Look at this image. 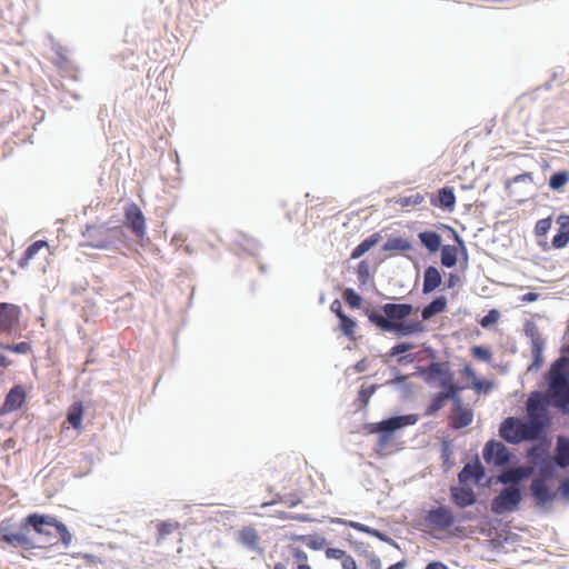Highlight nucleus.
I'll use <instances>...</instances> for the list:
<instances>
[{
  "instance_id": "obj_1",
  "label": "nucleus",
  "mask_w": 569,
  "mask_h": 569,
  "mask_svg": "<svg viewBox=\"0 0 569 569\" xmlns=\"http://www.w3.org/2000/svg\"><path fill=\"white\" fill-rule=\"evenodd\" d=\"M562 360H553L543 375L549 405L561 416H569V373L561 369Z\"/></svg>"
},
{
  "instance_id": "obj_2",
  "label": "nucleus",
  "mask_w": 569,
  "mask_h": 569,
  "mask_svg": "<svg viewBox=\"0 0 569 569\" xmlns=\"http://www.w3.org/2000/svg\"><path fill=\"white\" fill-rule=\"evenodd\" d=\"M417 413L392 415L378 422H368L363 429L371 435H378L377 446L385 448L398 430L418 422Z\"/></svg>"
},
{
  "instance_id": "obj_3",
  "label": "nucleus",
  "mask_w": 569,
  "mask_h": 569,
  "mask_svg": "<svg viewBox=\"0 0 569 569\" xmlns=\"http://www.w3.org/2000/svg\"><path fill=\"white\" fill-rule=\"evenodd\" d=\"M0 546L23 550L33 549V536L27 535L26 517L20 520L8 517L0 521Z\"/></svg>"
},
{
  "instance_id": "obj_4",
  "label": "nucleus",
  "mask_w": 569,
  "mask_h": 569,
  "mask_svg": "<svg viewBox=\"0 0 569 569\" xmlns=\"http://www.w3.org/2000/svg\"><path fill=\"white\" fill-rule=\"evenodd\" d=\"M413 310L415 308L411 303L388 302L382 305L379 309L366 308L365 315L372 326L385 332L382 321L398 323L408 319L412 315Z\"/></svg>"
},
{
  "instance_id": "obj_5",
  "label": "nucleus",
  "mask_w": 569,
  "mask_h": 569,
  "mask_svg": "<svg viewBox=\"0 0 569 569\" xmlns=\"http://www.w3.org/2000/svg\"><path fill=\"white\" fill-rule=\"evenodd\" d=\"M54 522H57V517L47 513L31 512L26 516L27 535L32 536V532L36 535V537H33V549L56 545V542H53L56 538L54 533L47 528H54Z\"/></svg>"
},
{
  "instance_id": "obj_6",
  "label": "nucleus",
  "mask_w": 569,
  "mask_h": 569,
  "mask_svg": "<svg viewBox=\"0 0 569 569\" xmlns=\"http://www.w3.org/2000/svg\"><path fill=\"white\" fill-rule=\"evenodd\" d=\"M425 350L432 357L429 366H417L416 372L427 385L438 383L440 388L456 379L455 372L450 369L448 361L436 360V351L432 347L425 345Z\"/></svg>"
},
{
  "instance_id": "obj_7",
  "label": "nucleus",
  "mask_w": 569,
  "mask_h": 569,
  "mask_svg": "<svg viewBox=\"0 0 569 569\" xmlns=\"http://www.w3.org/2000/svg\"><path fill=\"white\" fill-rule=\"evenodd\" d=\"M525 498V489L503 486L490 501V511L496 516H505L520 510Z\"/></svg>"
},
{
  "instance_id": "obj_8",
  "label": "nucleus",
  "mask_w": 569,
  "mask_h": 569,
  "mask_svg": "<svg viewBox=\"0 0 569 569\" xmlns=\"http://www.w3.org/2000/svg\"><path fill=\"white\" fill-rule=\"evenodd\" d=\"M551 422L550 416H528L527 419H523L525 442H539L551 447V440L547 432Z\"/></svg>"
},
{
  "instance_id": "obj_9",
  "label": "nucleus",
  "mask_w": 569,
  "mask_h": 569,
  "mask_svg": "<svg viewBox=\"0 0 569 569\" xmlns=\"http://www.w3.org/2000/svg\"><path fill=\"white\" fill-rule=\"evenodd\" d=\"M482 458L489 466L503 467L512 460L513 453L503 442L490 439L482 448Z\"/></svg>"
},
{
  "instance_id": "obj_10",
  "label": "nucleus",
  "mask_w": 569,
  "mask_h": 569,
  "mask_svg": "<svg viewBox=\"0 0 569 569\" xmlns=\"http://www.w3.org/2000/svg\"><path fill=\"white\" fill-rule=\"evenodd\" d=\"M529 493L535 507L542 512H548L550 503L557 498V491L543 479H533L529 485Z\"/></svg>"
},
{
  "instance_id": "obj_11",
  "label": "nucleus",
  "mask_w": 569,
  "mask_h": 569,
  "mask_svg": "<svg viewBox=\"0 0 569 569\" xmlns=\"http://www.w3.org/2000/svg\"><path fill=\"white\" fill-rule=\"evenodd\" d=\"M109 221L101 224H87L82 236L88 238L89 241L83 243L84 247H90L100 250L112 248V242L108 240Z\"/></svg>"
},
{
  "instance_id": "obj_12",
  "label": "nucleus",
  "mask_w": 569,
  "mask_h": 569,
  "mask_svg": "<svg viewBox=\"0 0 569 569\" xmlns=\"http://www.w3.org/2000/svg\"><path fill=\"white\" fill-rule=\"evenodd\" d=\"M533 469L523 465L503 469L500 471L496 478V483H501L502 486L509 487H520L523 488V482L532 477Z\"/></svg>"
},
{
  "instance_id": "obj_13",
  "label": "nucleus",
  "mask_w": 569,
  "mask_h": 569,
  "mask_svg": "<svg viewBox=\"0 0 569 569\" xmlns=\"http://www.w3.org/2000/svg\"><path fill=\"white\" fill-rule=\"evenodd\" d=\"M499 436L510 445L525 442L523 419L507 417L499 425Z\"/></svg>"
},
{
  "instance_id": "obj_14",
  "label": "nucleus",
  "mask_w": 569,
  "mask_h": 569,
  "mask_svg": "<svg viewBox=\"0 0 569 569\" xmlns=\"http://www.w3.org/2000/svg\"><path fill=\"white\" fill-rule=\"evenodd\" d=\"M425 520L429 526L440 530H448L457 522L452 510L446 505L431 507L427 511Z\"/></svg>"
},
{
  "instance_id": "obj_15",
  "label": "nucleus",
  "mask_w": 569,
  "mask_h": 569,
  "mask_svg": "<svg viewBox=\"0 0 569 569\" xmlns=\"http://www.w3.org/2000/svg\"><path fill=\"white\" fill-rule=\"evenodd\" d=\"M20 317L19 306L0 302V333L12 335L19 327Z\"/></svg>"
},
{
  "instance_id": "obj_16",
  "label": "nucleus",
  "mask_w": 569,
  "mask_h": 569,
  "mask_svg": "<svg viewBox=\"0 0 569 569\" xmlns=\"http://www.w3.org/2000/svg\"><path fill=\"white\" fill-rule=\"evenodd\" d=\"M124 222L137 238L146 236V218L137 203L130 202L124 207Z\"/></svg>"
},
{
  "instance_id": "obj_17",
  "label": "nucleus",
  "mask_w": 569,
  "mask_h": 569,
  "mask_svg": "<svg viewBox=\"0 0 569 569\" xmlns=\"http://www.w3.org/2000/svg\"><path fill=\"white\" fill-rule=\"evenodd\" d=\"M382 326L385 328V332L393 333L398 338L411 337L417 333L425 332V325L418 320H402L398 323H389L387 321H382Z\"/></svg>"
},
{
  "instance_id": "obj_18",
  "label": "nucleus",
  "mask_w": 569,
  "mask_h": 569,
  "mask_svg": "<svg viewBox=\"0 0 569 569\" xmlns=\"http://www.w3.org/2000/svg\"><path fill=\"white\" fill-rule=\"evenodd\" d=\"M526 408L529 417L550 416L548 409L551 407L547 388L545 391H531L527 397Z\"/></svg>"
},
{
  "instance_id": "obj_19",
  "label": "nucleus",
  "mask_w": 569,
  "mask_h": 569,
  "mask_svg": "<svg viewBox=\"0 0 569 569\" xmlns=\"http://www.w3.org/2000/svg\"><path fill=\"white\" fill-rule=\"evenodd\" d=\"M27 398L26 390L22 385H14L7 392L3 403L0 406V416L20 409Z\"/></svg>"
},
{
  "instance_id": "obj_20",
  "label": "nucleus",
  "mask_w": 569,
  "mask_h": 569,
  "mask_svg": "<svg viewBox=\"0 0 569 569\" xmlns=\"http://www.w3.org/2000/svg\"><path fill=\"white\" fill-rule=\"evenodd\" d=\"M486 477V469L479 457L467 462L458 472L459 483L475 482L477 485Z\"/></svg>"
},
{
  "instance_id": "obj_21",
  "label": "nucleus",
  "mask_w": 569,
  "mask_h": 569,
  "mask_svg": "<svg viewBox=\"0 0 569 569\" xmlns=\"http://www.w3.org/2000/svg\"><path fill=\"white\" fill-rule=\"evenodd\" d=\"M451 501L461 509L468 508L477 502V493L467 483L450 487Z\"/></svg>"
},
{
  "instance_id": "obj_22",
  "label": "nucleus",
  "mask_w": 569,
  "mask_h": 569,
  "mask_svg": "<svg viewBox=\"0 0 569 569\" xmlns=\"http://www.w3.org/2000/svg\"><path fill=\"white\" fill-rule=\"evenodd\" d=\"M533 469L540 476L538 479L550 481L553 480L557 476V472L565 469V467L559 462V459H556L553 456L548 453L547 457L537 461V466Z\"/></svg>"
},
{
  "instance_id": "obj_23",
  "label": "nucleus",
  "mask_w": 569,
  "mask_h": 569,
  "mask_svg": "<svg viewBox=\"0 0 569 569\" xmlns=\"http://www.w3.org/2000/svg\"><path fill=\"white\" fill-rule=\"evenodd\" d=\"M430 202L433 207L447 212H452L456 206L455 189L449 186L440 188L437 194H431Z\"/></svg>"
},
{
  "instance_id": "obj_24",
  "label": "nucleus",
  "mask_w": 569,
  "mask_h": 569,
  "mask_svg": "<svg viewBox=\"0 0 569 569\" xmlns=\"http://www.w3.org/2000/svg\"><path fill=\"white\" fill-rule=\"evenodd\" d=\"M556 223L558 229L551 239V246L553 249H563L569 243V214L560 213L556 219Z\"/></svg>"
},
{
  "instance_id": "obj_25",
  "label": "nucleus",
  "mask_w": 569,
  "mask_h": 569,
  "mask_svg": "<svg viewBox=\"0 0 569 569\" xmlns=\"http://www.w3.org/2000/svg\"><path fill=\"white\" fill-rule=\"evenodd\" d=\"M356 274L359 281V289L361 291H367L372 289L378 296H382V293L377 289L373 274L370 271V266L368 260H361L356 268Z\"/></svg>"
},
{
  "instance_id": "obj_26",
  "label": "nucleus",
  "mask_w": 569,
  "mask_h": 569,
  "mask_svg": "<svg viewBox=\"0 0 569 569\" xmlns=\"http://www.w3.org/2000/svg\"><path fill=\"white\" fill-rule=\"evenodd\" d=\"M395 373L393 378L388 380L385 385H395L401 391L402 400H410L413 396V383L408 381V376L403 375L397 367H390Z\"/></svg>"
},
{
  "instance_id": "obj_27",
  "label": "nucleus",
  "mask_w": 569,
  "mask_h": 569,
  "mask_svg": "<svg viewBox=\"0 0 569 569\" xmlns=\"http://www.w3.org/2000/svg\"><path fill=\"white\" fill-rule=\"evenodd\" d=\"M453 415L449 418V427L455 430L463 429L472 423L473 411L465 405L460 409H452Z\"/></svg>"
},
{
  "instance_id": "obj_28",
  "label": "nucleus",
  "mask_w": 569,
  "mask_h": 569,
  "mask_svg": "<svg viewBox=\"0 0 569 569\" xmlns=\"http://www.w3.org/2000/svg\"><path fill=\"white\" fill-rule=\"evenodd\" d=\"M442 277L436 266H428L423 271L422 293L429 295L440 287Z\"/></svg>"
},
{
  "instance_id": "obj_29",
  "label": "nucleus",
  "mask_w": 569,
  "mask_h": 569,
  "mask_svg": "<svg viewBox=\"0 0 569 569\" xmlns=\"http://www.w3.org/2000/svg\"><path fill=\"white\" fill-rule=\"evenodd\" d=\"M465 389H468V387L461 386L459 382L456 381V379L441 388L447 402L451 401L452 409H460L465 405L461 398V392Z\"/></svg>"
},
{
  "instance_id": "obj_30",
  "label": "nucleus",
  "mask_w": 569,
  "mask_h": 569,
  "mask_svg": "<svg viewBox=\"0 0 569 569\" xmlns=\"http://www.w3.org/2000/svg\"><path fill=\"white\" fill-rule=\"evenodd\" d=\"M418 239L429 253H436L442 248V237L433 230H423L418 233Z\"/></svg>"
},
{
  "instance_id": "obj_31",
  "label": "nucleus",
  "mask_w": 569,
  "mask_h": 569,
  "mask_svg": "<svg viewBox=\"0 0 569 569\" xmlns=\"http://www.w3.org/2000/svg\"><path fill=\"white\" fill-rule=\"evenodd\" d=\"M448 306V299L446 296L440 295L435 297L428 305H426L421 310L422 320L427 321L433 318L435 316L442 313L446 311Z\"/></svg>"
},
{
  "instance_id": "obj_32",
  "label": "nucleus",
  "mask_w": 569,
  "mask_h": 569,
  "mask_svg": "<svg viewBox=\"0 0 569 569\" xmlns=\"http://www.w3.org/2000/svg\"><path fill=\"white\" fill-rule=\"evenodd\" d=\"M531 345V363L528 371H538L545 363L543 351L546 348V339H536Z\"/></svg>"
},
{
  "instance_id": "obj_33",
  "label": "nucleus",
  "mask_w": 569,
  "mask_h": 569,
  "mask_svg": "<svg viewBox=\"0 0 569 569\" xmlns=\"http://www.w3.org/2000/svg\"><path fill=\"white\" fill-rule=\"evenodd\" d=\"M381 234L379 232H375L369 237L365 238L360 243H358L351 251L350 259L356 260L361 258L365 253H367L371 248L377 246L381 240Z\"/></svg>"
},
{
  "instance_id": "obj_34",
  "label": "nucleus",
  "mask_w": 569,
  "mask_h": 569,
  "mask_svg": "<svg viewBox=\"0 0 569 569\" xmlns=\"http://www.w3.org/2000/svg\"><path fill=\"white\" fill-rule=\"evenodd\" d=\"M382 251H399L407 252L412 249V243L409 239L401 236L390 237L381 247Z\"/></svg>"
},
{
  "instance_id": "obj_35",
  "label": "nucleus",
  "mask_w": 569,
  "mask_h": 569,
  "mask_svg": "<svg viewBox=\"0 0 569 569\" xmlns=\"http://www.w3.org/2000/svg\"><path fill=\"white\" fill-rule=\"evenodd\" d=\"M84 408L81 401L73 402L67 411V421L70 426L79 430L82 427Z\"/></svg>"
},
{
  "instance_id": "obj_36",
  "label": "nucleus",
  "mask_w": 569,
  "mask_h": 569,
  "mask_svg": "<svg viewBox=\"0 0 569 569\" xmlns=\"http://www.w3.org/2000/svg\"><path fill=\"white\" fill-rule=\"evenodd\" d=\"M565 469L569 468V438L559 436L556 441L555 456Z\"/></svg>"
},
{
  "instance_id": "obj_37",
  "label": "nucleus",
  "mask_w": 569,
  "mask_h": 569,
  "mask_svg": "<svg viewBox=\"0 0 569 569\" xmlns=\"http://www.w3.org/2000/svg\"><path fill=\"white\" fill-rule=\"evenodd\" d=\"M440 251V262L445 268H453L458 262V249L451 244H443Z\"/></svg>"
},
{
  "instance_id": "obj_38",
  "label": "nucleus",
  "mask_w": 569,
  "mask_h": 569,
  "mask_svg": "<svg viewBox=\"0 0 569 569\" xmlns=\"http://www.w3.org/2000/svg\"><path fill=\"white\" fill-rule=\"evenodd\" d=\"M415 343L409 341H400L393 345L389 351L382 356V362L388 363L391 358H398L403 356L405 353L415 349Z\"/></svg>"
},
{
  "instance_id": "obj_39",
  "label": "nucleus",
  "mask_w": 569,
  "mask_h": 569,
  "mask_svg": "<svg viewBox=\"0 0 569 569\" xmlns=\"http://www.w3.org/2000/svg\"><path fill=\"white\" fill-rule=\"evenodd\" d=\"M447 403L442 390L431 395L428 406L425 409L426 417H435Z\"/></svg>"
},
{
  "instance_id": "obj_40",
  "label": "nucleus",
  "mask_w": 569,
  "mask_h": 569,
  "mask_svg": "<svg viewBox=\"0 0 569 569\" xmlns=\"http://www.w3.org/2000/svg\"><path fill=\"white\" fill-rule=\"evenodd\" d=\"M569 182V171L558 170L551 173L548 180V187L556 192L563 190L565 186Z\"/></svg>"
},
{
  "instance_id": "obj_41",
  "label": "nucleus",
  "mask_w": 569,
  "mask_h": 569,
  "mask_svg": "<svg viewBox=\"0 0 569 569\" xmlns=\"http://www.w3.org/2000/svg\"><path fill=\"white\" fill-rule=\"evenodd\" d=\"M239 540L243 546L256 550L258 548L259 536L254 528L244 527L239 531Z\"/></svg>"
},
{
  "instance_id": "obj_42",
  "label": "nucleus",
  "mask_w": 569,
  "mask_h": 569,
  "mask_svg": "<svg viewBox=\"0 0 569 569\" xmlns=\"http://www.w3.org/2000/svg\"><path fill=\"white\" fill-rule=\"evenodd\" d=\"M382 385L372 383L369 386L362 385L358 391L357 402H359V409H363L368 406L370 398Z\"/></svg>"
},
{
  "instance_id": "obj_43",
  "label": "nucleus",
  "mask_w": 569,
  "mask_h": 569,
  "mask_svg": "<svg viewBox=\"0 0 569 569\" xmlns=\"http://www.w3.org/2000/svg\"><path fill=\"white\" fill-rule=\"evenodd\" d=\"M339 320V329L349 340L355 339V330L357 328V320L349 315H343L338 318Z\"/></svg>"
},
{
  "instance_id": "obj_44",
  "label": "nucleus",
  "mask_w": 569,
  "mask_h": 569,
  "mask_svg": "<svg viewBox=\"0 0 569 569\" xmlns=\"http://www.w3.org/2000/svg\"><path fill=\"white\" fill-rule=\"evenodd\" d=\"M342 299L345 303L351 309H360L362 305V297L351 287H346L342 291Z\"/></svg>"
},
{
  "instance_id": "obj_45",
  "label": "nucleus",
  "mask_w": 569,
  "mask_h": 569,
  "mask_svg": "<svg viewBox=\"0 0 569 569\" xmlns=\"http://www.w3.org/2000/svg\"><path fill=\"white\" fill-rule=\"evenodd\" d=\"M549 449L550 447L546 445H540V447L533 446L527 449V457L533 468L537 466V461L547 457Z\"/></svg>"
},
{
  "instance_id": "obj_46",
  "label": "nucleus",
  "mask_w": 569,
  "mask_h": 569,
  "mask_svg": "<svg viewBox=\"0 0 569 569\" xmlns=\"http://www.w3.org/2000/svg\"><path fill=\"white\" fill-rule=\"evenodd\" d=\"M0 348L4 351L18 353V355H27L31 351V343L28 341H20L18 343H9L1 341Z\"/></svg>"
},
{
  "instance_id": "obj_47",
  "label": "nucleus",
  "mask_w": 569,
  "mask_h": 569,
  "mask_svg": "<svg viewBox=\"0 0 569 569\" xmlns=\"http://www.w3.org/2000/svg\"><path fill=\"white\" fill-rule=\"evenodd\" d=\"M470 353L476 360L486 363L490 362L492 359V352L488 346L475 345L471 347Z\"/></svg>"
},
{
  "instance_id": "obj_48",
  "label": "nucleus",
  "mask_w": 569,
  "mask_h": 569,
  "mask_svg": "<svg viewBox=\"0 0 569 569\" xmlns=\"http://www.w3.org/2000/svg\"><path fill=\"white\" fill-rule=\"evenodd\" d=\"M127 239L124 228L122 226H112L109 221L108 240L112 242V247L118 243H124Z\"/></svg>"
},
{
  "instance_id": "obj_49",
  "label": "nucleus",
  "mask_w": 569,
  "mask_h": 569,
  "mask_svg": "<svg viewBox=\"0 0 569 569\" xmlns=\"http://www.w3.org/2000/svg\"><path fill=\"white\" fill-rule=\"evenodd\" d=\"M54 529L60 537V542L62 543V546L64 548H68L72 541V533L70 532L66 523H63L57 518V522H54Z\"/></svg>"
},
{
  "instance_id": "obj_50",
  "label": "nucleus",
  "mask_w": 569,
  "mask_h": 569,
  "mask_svg": "<svg viewBox=\"0 0 569 569\" xmlns=\"http://www.w3.org/2000/svg\"><path fill=\"white\" fill-rule=\"evenodd\" d=\"M332 522H336V523H345L347 527H350L359 532H363V533H367L369 536H372V532H373V529L372 527L368 526V525H365V523H361V522H357V521H352V520H342V519H336L333 520Z\"/></svg>"
},
{
  "instance_id": "obj_51",
  "label": "nucleus",
  "mask_w": 569,
  "mask_h": 569,
  "mask_svg": "<svg viewBox=\"0 0 569 569\" xmlns=\"http://www.w3.org/2000/svg\"><path fill=\"white\" fill-rule=\"evenodd\" d=\"M473 389L478 395H487L492 389V382L487 379H476L471 385L467 386Z\"/></svg>"
},
{
  "instance_id": "obj_52",
  "label": "nucleus",
  "mask_w": 569,
  "mask_h": 569,
  "mask_svg": "<svg viewBox=\"0 0 569 569\" xmlns=\"http://www.w3.org/2000/svg\"><path fill=\"white\" fill-rule=\"evenodd\" d=\"M500 319V311L497 309H490L480 320L479 325L487 329L496 325Z\"/></svg>"
},
{
  "instance_id": "obj_53",
  "label": "nucleus",
  "mask_w": 569,
  "mask_h": 569,
  "mask_svg": "<svg viewBox=\"0 0 569 569\" xmlns=\"http://www.w3.org/2000/svg\"><path fill=\"white\" fill-rule=\"evenodd\" d=\"M523 332L526 337L530 339V342H532L536 339H543V337L539 332L537 323L532 320H526L523 325Z\"/></svg>"
},
{
  "instance_id": "obj_54",
  "label": "nucleus",
  "mask_w": 569,
  "mask_h": 569,
  "mask_svg": "<svg viewBox=\"0 0 569 569\" xmlns=\"http://www.w3.org/2000/svg\"><path fill=\"white\" fill-rule=\"evenodd\" d=\"M423 194L417 192L415 194L400 197L396 202L402 208L420 204L423 201Z\"/></svg>"
},
{
  "instance_id": "obj_55",
  "label": "nucleus",
  "mask_w": 569,
  "mask_h": 569,
  "mask_svg": "<svg viewBox=\"0 0 569 569\" xmlns=\"http://www.w3.org/2000/svg\"><path fill=\"white\" fill-rule=\"evenodd\" d=\"M327 543V539L319 535H307L306 545L311 550H321Z\"/></svg>"
},
{
  "instance_id": "obj_56",
  "label": "nucleus",
  "mask_w": 569,
  "mask_h": 569,
  "mask_svg": "<svg viewBox=\"0 0 569 569\" xmlns=\"http://www.w3.org/2000/svg\"><path fill=\"white\" fill-rule=\"evenodd\" d=\"M551 217L539 219L535 226V233L537 237H546L551 228Z\"/></svg>"
},
{
  "instance_id": "obj_57",
  "label": "nucleus",
  "mask_w": 569,
  "mask_h": 569,
  "mask_svg": "<svg viewBox=\"0 0 569 569\" xmlns=\"http://www.w3.org/2000/svg\"><path fill=\"white\" fill-rule=\"evenodd\" d=\"M277 518L280 520H297L301 522H309L312 518L307 513H292L287 511H279Z\"/></svg>"
},
{
  "instance_id": "obj_58",
  "label": "nucleus",
  "mask_w": 569,
  "mask_h": 569,
  "mask_svg": "<svg viewBox=\"0 0 569 569\" xmlns=\"http://www.w3.org/2000/svg\"><path fill=\"white\" fill-rule=\"evenodd\" d=\"M550 78L557 86H560L569 79V73L563 67L558 66L552 70Z\"/></svg>"
},
{
  "instance_id": "obj_59",
  "label": "nucleus",
  "mask_w": 569,
  "mask_h": 569,
  "mask_svg": "<svg viewBox=\"0 0 569 569\" xmlns=\"http://www.w3.org/2000/svg\"><path fill=\"white\" fill-rule=\"evenodd\" d=\"M44 247H48L47 240H36L26 248L23 253H26L30 259H33L34 256Z\"/></svg>"
},
{
  "instance_id": "obj_60",
  "label": "nucleus",
  "mask_w": 569,
  "mask_h": 569,
  "mask_svg": "<svg viewBox=\"0 0 569 569\" xmlns=\"http://www.w3.org/2000/svg\"><path fill=\"white\" fill-rule=\"evenodd\" d=\"M279 501L286 505L288 508H295L301 502V498L298 493L290 492L283 495V497H279Z\"/></svg>"
},
{
  "instance_id": "obj_61",
  "label": "nucleus",
  "mask_w": 569,
  "mask_h": 569,
  "mask_svg": "<svg viewBox=\"0 0 569 569\" xmlns=\"http://www.w3.org/2000/svg\"><path fill=\"white\" fill-rule=\"evenodd\" d=\"M440 456L442 460H450L452 456V441L450 439H443L441 441Z\"/></svg>"
},
{
  "instance_id": "obj_62",
  "label": "nucleus",
  "mask_w": 569,
  "mask_h": 569,
  "mask_svg": "<svg viewBox=\"0 0 569 569\" xmlns=\"http://www.w3.org/2000/svg\"><path fill=\"white\" fill-rule=\"evenodd\" d=\"M325 552L328 559L343 560L348 556L345 550L333 547L327 548Z\"/></svg>"
},
{
  "instance_id": "obj_63",
  "label": "nucleus",
  "mask_w": 569,
  "mask_h": 569,
  "mask_svg": "<svg viewBox=\"0 0 569 569\" xmlns=\"http://www.w3.org/2000/svg\"><path fill=\"white\" fill-rule=\"evenodd\" d=\"M556 360H562L561 369L563 372L569 373V346H563L561 348V353Z\"/></svg>"
},
{
  "instance_id": "obj_64",
  "label": "nucleus",
  "mask_w": 569,
  "mask_h": 569,
  "mask_svg": "<svg viewBox=\"0 0 569 569\" xmlns=\"http://www.w3.org/2000/svg\"><path fill=\"white\" fill-rule=\"evenodd\" d=\"M157 529L160 537H166L173 531L174 525L169 521H160L157 525Z\"/></svg>"
}]
</instances>
